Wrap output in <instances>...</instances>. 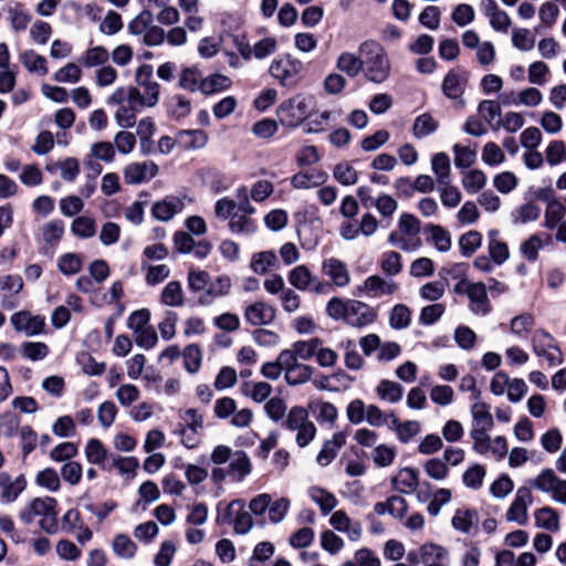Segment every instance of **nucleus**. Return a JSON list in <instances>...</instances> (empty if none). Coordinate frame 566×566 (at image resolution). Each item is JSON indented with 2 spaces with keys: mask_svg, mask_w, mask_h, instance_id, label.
<instances>
[{
  "mask_svg": "<svg viewBox=\"0 0 566 566\" xmlns=\"http://www.w3.org/2000/svg\"><path fill=\"white\" fill-rule=\"evenodd\" d=\"M326 315L334 321H343L346 325L363 328L377 318L374 307L357 300L332 297L326 304Z\"/></svg>",
  "mask_w": 566,
  "mask_h": 566,
  "instance_id": "f257e3e1",
  "label": "nucleus"
},
{
  "mask_svg": "<svg viewBox=\"0 0 566 566\" xmlns=\"http://www.w3.org/2000/svg\"><path fill=\"white\" fill-rule=\"evenodd\" d=\"M358 53L363 56V71L368 81L379 84L389 77L390 61L380 43L367 40L359 45Z\"/></svg>",
  "mask_w": 566,
  "mask_h": 566,
  "instance_id": "f03ea898",
  "label": "nucleus"
},
{
  "mask_svg": "<svg viewBox=\"0 0 566 566\" xmlns=\"http://www.w3.org/2000/svg\"><path fill=\"white\" fill-rule=\"evenodd\" d=\"M153 66L142 64L135 73V86H129V104L134 108L155 107L159 102L160 85L153 80Z\"/></svg>",
  "mask_w": 566,
  "mask_h": 566,
  "instance_id": "7ed1b4c3",
  "label": "nucleus"
},
{
  "mask_svg": "<svg viewBox=\"0 0 566 566\" xmlns=\"http://www.w3.org/2000/svg\"><path fill=\"white\" fill-rule=\"evenodd\" d=\"M57 502L50 496L35 497L19 513L24 524H31L38 518V524L48 534H55L59 530Z\"/></svg>",
  "mask_w": 566,
  "mask_h": 566,
  "instance_id": "20e7f679",
  "label": "nucleus"
},
{
  "mask_svg": "<svg viewBox=\"0 0 566 566\" xmlns=\"http://www.w3.org/2000/svg\"><path fill=\"white\" fill-rule=\"evenodd\" d=\"M283 426L296 431L295 441L301 448L308 446L316 434L315 424L308 419L307 410L301 406L290 409Z\"/></svg>",
  "mask_w": 566,
  "mask_h": 566,
  "instance_id": "39448f33",
  "label": "nucleus"
},
{
  "mask_svg": "<svg viewBox=\"0 0 566 566\" xmlns=\"http://www.w3.org/2000/svg\"><path fill=\"white\" fill-rule=\"evenodd\" d=\"M454 290L457 293H463L468 296L470 302L469 308L473 314L485 316L491 312L486 284L461 280Z\"/></svg>",
  "mask_w": 566,
  "mask_h": 566,
  "instance_id": "423d86ee",
  "label": "nucleus"
},
{
  "mask_svg": "<svg viewBox=\"0 0 566 566\" xmlns=\"http://www.w3.org/2000/svg\"><path fill=\"white\" fill-rule=\"evenodd\" d=\"M287 280L298 291H311L318 295L331 292L329 282L314 275L304 264L293 268L287 274Z\"/></svg>",
  "mask_w": 566,
  "mask_h": 566,
  "instance_id": "0eeeda50",
  "label": "nucleus"
},
{
  "mask_svg": "<svg viewBox=\"0 0 566 566\" xmlns=\"http://www.w3.org/2000/svg\"><path fill=\"white\" fill-rule=\"evenodd\" d=\"M532 347L536 356L544 358L551 366L563 363V354L554 337L544 329H537L532 336Z\"/></svg>",
  "mask_w": 566,
  "mask_h": 566,
  "instance_id": "6e6552de",
  "label": "nucleus"
},
{
  "mask_svg": "<svg viewBox=\"0 0 566 566\" xmlns=\"http://www.w3.org/2000/svg\"><path fill=\"white\" fill-rule=\"evenodd\" d=\"M302 70V62L287 55L273 60L269 72L281 85L293 86L298 82Z\"/></svg>",
  "mask_w": 566,
  "mask_h": 566,
  "instance_id": "1a4fd4ad",
  "label": "nucleus"
},
{
  "mask_svg": "<svg viewBox=\"0 0 566 566\" xmlns=\"http://www.w3.org/2000/svg\"><path fill=\"white\" fill-rule=\"evenodd\" d=\"M531 485L543 493H548L552 497L566 505V480L559 479L553 470H543L532 482Z\"/></svg>",
  "mask_w": 566,
  "mask_h": 566,
  "instance_id": "9d476101",
  "label": "nucleus"
},
{
  "mask_svg": "<svg viewBox=\"0 0 566 566\" xmlns=\"http://www.w3.org/2000/svg\"><path fill=\"white\" fill-rule=\"evenodd\" d=\"M223 518L231 523L234 532L240 535L248 534L254 526L251 513L245 510V503L240 499L228 504Z\"/></svg>",
  "mask_w": 566,
  "mask_h": 566,
  "instance_id": "9b49d317",
  "label": "nucleus"
},
{
  "mask_svg": "<svg viewBox=\"0 0 566 566\" xmlns=\"http://www.w3.org/2000/svg\"><path fill=\"white\" fill-rule=\"evenodd\" d=\"M312 106V96L296 95L282 103L279 112L282 118L286 119L290 124H297L310 115Z\"/></svg>",
  "mask_w": 566,
  "mask_h": 566,
  "instance_id": "f8f14e48",
  "label": "nucleus"
},
{
  "mask_svg": "<svg viewBox=\"0 0 566 566\" xmlns=\"http://www.w3.org/2000/svg\"><path fill=\"white\" fill-rule=\"evenodd\" d=\"M447 556V551L432 543H427L417 549L409 551L407 560L410 565L416 566L423 564V566H444L443 559Z\"/></svg>",
  "mask_w": 566,
  "mask_h": 566,
  "instance_id": "ddd939ff",
  "label": "nucleus"
},
{
  "mask_svg": "<svg viewBox=\"0 0 566 566\" xmlns=\"http://www.w3.org/2000/svg\"><path fill=\"white\" fill-rule=\"evenodd\" d=\"M10 323L14 331L25 336H35L42 334L45 328V317L33 315L29 311H19L11 315Z\"/></svg>",
  "mask_w": 566,
  "mask_h": 566,
  "instance_id": "4468645a",
  "label": "nucleus"
},
{
  "mask_svg": "<svg viewBox=\"0 0 566 566\" xmlns=\"http://www.w3.org/2000/svg\"><path fill=\"white\" fill-rule=\"evenodd\" d=\"M254 212V208L244 196L243 200L239 203L238 209L229 221V229L232 233L237 234H250L256 229L254 220L251 214Z\"/></svg>",
  "mask_w": 566,
  "mask_h": 566,
  "instance_id": "2eb2a0df",
  "label": "nucleus"
},
{
  "mask_svg": "<svg viewBox=\"0 0 566 566\" xmlns=\"http://www.w3.org/2000/svg\"><path fill=\"white\" fill-rule=\"evenodd\" d=\"M533 502V495L528 488L522 486L516 491L515 497L506 511V520L525 525L528 522V506Z\"/></svg>",
  "mask_w": 566,
  "mask_h": 566,
  "instance_id": "dca6fc26",
  "label": "nucleus"
},
{
  "mask_svg": "<svg viewBox=\"0 0 566 566\" xmlns=\"http://www.w3.org/2000/svg\"><path fill=\"white\" fill-rule=\"evenodd\" d=\"M398 290L399 284L397 282L376 274L368 276L361 285L357 286L358 293L365 294L371 298H377L382 295H392Z\"/></svg>",
  "mask_w": 566,
  "mask_h": 566,
  "instance_id": "f3484780",
  "label": "nucleus"
},
{
  "mask_svg": "<svg viewBox=\"0 0 566 566\" xmlns=\"http://www.w3.org/2000/svg\"><path fill=\"white\" fill-rule=\"evenodd\" d=\"M158 174V166L150 160L130 163L123 169L124 181L127 185H140L149 181Z\"/></svg>",
  "mask_w": 566,
  "mask_h": 566,
  "instance_id": "a211bd4d",
  "label": "nucleus"
},
{
  "mask_svg": "<svg viewBox=\"0 0 566 566\" xmlns=\"http://www.w3.org/2000/svg\"><path fill=\"white\" fill-rule=\"evenodd\" d=\"M322 273L331 279V286L345 287L350 282V273L345 262L331 256L322 262Z\"/></svg>",
  "mask_w": 566,
  "mask_h": 566,
  "instance_id": "6ab92c4d",
  "label": "nucleus"
},
{
  "mask_svg": "<svg viewBox=\"0 0 566 566\" xmlns=\"http://www.w3.org/2000/svg\"><path fill=\"white\" fill-rule=\"evenodd\" d=\"M469 73L460 67L450 70L444 76L442 91L448 98L457 99L465 91Z\"/></svg>",
  "mask_w": 566,
  "mask_h": 566,
  "instance_id": "aec40b11",
  "label": "nucleus"
},
{
  "mask_svg": "<svg viewBox=\"0 0 566 566\" xmlns=\"http://www.w3.org/2000/svg\"><path fill=\"white\" fill-rule=\"evenodd\" d=\"M243 316L252 326L268 325L275 318V308L265 302L259 301L248 305Z\"/></svg>",
  "mask_w": 566,
  "mask_h": 566,
  "instance_id": "412c9836",
  "label": "nucleus"
},
{
  "mask_svg": "<svg viewBox=\"0 0 566 566\" xmlns=\"http://www.w3.org/2000/svg\"><path fill=\"white\" fill-rule=\"evenodd\" d=\"M329 523L336 531L345 533L353 542H357L361 537V523L353 521L343 510L334 512L329 518Z\"/></svg>",
  "mask_w": 566,
  "mask_h": 566,
  "instance_id": "4be33fe9",
  "label": "nucleus"
},
{
  "mask_svg": "<svg viewBox=\"0 0 566 566\" xmlns=\"http://www.w3.org/2000/svg\"><path fill=\"white\" fill-rule=\"evenodd\" d=\"M184 207V201L180 198L172 196L166 197L153 205L151 214L156 220L167 222L177 213H180Z\"/></svg>",
  "mask_w": 566,
  "mask_h": 566,
  "instance_id": "5701e85b",
  "label": "nucleus"
},
{
  "mask_svg": "<svg viewBox=\"0 0 566 566\" xmlns=\"http://www.w3.org/2000/svg\"><path fill=\"white\" fill-rule=\"evenodd\" d=\"M394 488L403 494L413 493L419 485L418 472L411 468L401 469L392 479Z\"/></svg>",
  "mask_w": 566,
  "mask_h": 566,
  "instance_id": "b1692460",
  "label": "nucleus"
},
{
  "mask_svg": "<svg viewBox=\"0 0 566 566\" xmlns=\"http://www.w3.org/2000/svg\"><path fill=\"white\" fill-rule=\"evenodd\" d=\"M252 471V464L248 454L242 450L234 451L229 465L228 474L237 481H243Z\"/></svg>",
  "mask_w": 566,
  "mask_h": 566,
  "instance_id": "393cba45",
  "label": "nucleus"
},
{
  "mask_svg": "<svg viewBox=\"0 0 566 566\" xmlns=\"http://www.w3.org/2000/svg\"><path fill=\"white\" fill-rule=\"evenodd\" d=\"M488 250L492 261L501 265L510 258V251L506 242L500 240V231L496 229L490 230L488 233Z\"/></svg>",
  "mask_w": 566,
  "mask_h": 566,
  "instance_id": "a878e982",
  "label": "nucleus"
},
{
  "mask_svg": "<svg viewBox=\"0 0 566 566\" xmlns=\"http://www.w3.org/2000/svg\"><path fill=\"white\" fill-rule=\"evenodd\" d=\"M327 174L322 170L301 171L291 179V185L295 189H310L323 185L327 179Z\"/></svg>",
  "mask_w": 566,
  "mask_h": 566,
  "instance_id": "bb28decb",
  "label": "nucleus"
},
{
  "mask_svg": "<svg viewBox=\"0 0 566 566\" xmlns=\"http://www.w3.org/2000/svg\"><path fill=\"white\" fill-rule=\"evenodd\" d=\"M346 443L343 432L335 433L331 440H327L316 457L319 465H328L337 455L338 450Z\"/></svg>",
  "mask_w": 566,
  "mask_h": 566,
  "instance_id": "cd10ccee",
  "label": "nucleus"
},
{
  "mask_svg": "<svg viewBox=\"0 0 566 566\" xmlns=\"http://www.w3.org/2000/svg\"><path fill=\"white\" fill-rule=\"evenodd\" d=\"M307 494L319 506L324 515L329 514L338 504L336 496L332 492L319 486L310 488Z\"/></svg>",
  "mask_w": 566,
  "mask_h": 566,
  "instance_id": "c85d7f7f",
  "label": "nucleus"
},
{
  "mask_svg": "<svg viewBox=\"0 0 566 566\" xmlns=\"http://www.w3.org/2000/svg\"><path fill=\"white\" fill-rule=\"evenodd\" d=\"M388 417H391V426L397 433V438L403 443L409 442L421 430L420 423L416 420L400 422L394 412H388Z\"/></svg>",
  "mask_w": 566,
  "mask_h": 566,
  "instance_id": "c756f323",
  "label": "nucleus"
},
{
  "mask_svg": "<svg viewBox=\"0 0 566 566\" xmlns=\"http://www.w3.org/2000/svg\"><path fill=\"white\" fill-rule=\"evenodd\" d=\"M375 390L381 400L389 403L399 402L403 395V387L389 379H381Z\"/></svg>",
  "mask_w": 566,
  "mask_h": 566,
  "instance_id": "7c9ffc66",
  "label": "nucleus"
},
{
  "mask_svg": "<svg viewBox=\"0 0 566 566\" xmlns=\"http://www.w3.org/2000/svg\"><path fill=\"white\" fill-rule=\"evenodd\" d=\"M336 67L349 77H356L363 71V56L343 52L336 60Z\"/></svg>",
  "mask_w": 566,
  "mask_h": 566,
  "instance_id": "2f4dec72",
  "label": "nucleus"
},
{
  "mask_svg": "<svg viewBox=\"0 0 566 566\" xmlns=\"http://www.w3.org/2000/svg\"><path fill=\"white\" fill-rule=\"evenodd\" d=\"M431 169L439 184H448L451 180V165L449 156L441 151L437 153L431 158Z\"/></svg>",
  "mask_w": 566,
  "mask_h": 566,
  "instance_id": "473e14b6",
  "label": "nucleus"
},
{
  "mask_svg": "<svg viewBox=\"0 0 566 566\" xmlns=\"http://www.w3.org/2000/svg\"><path fill=\"white\" fill-rule=\"evenodd\" d=\"M232 286V282L230 276L228 275H219L214 281L210 280L209 287L207 289V294L200 298L201 304H208L209 297H222L230 293Z\"/></svg>",
  "mask_w": 566,
  "mask_h": 566,
  "instance_id": "72a5a7b5",
  "label": "nucleus"
},
{
  "mask_svg": "<svg viewBox=\"0 0 566 566\" xmlns=\"http://www.w3.org/2000/svg\"><path fill=\"white\" fill-rule=\"evenodd\" d=\"M202 73L196 66L186 67L179 75V86L191 93L201 92Z\"/></svg>",
  "mask_w": 566,
  "mask_h": 566,
  "instance_id": "f704fd0d",
  "label": "nucleus"
},
{
  "mask_svg": "<svg viewBox=\"0 0 566 566\" xmlns=\"http://www.w3.org/2000/svg\"><path fill=\"white\" fill-rule=\"evenodd\" d=\"M565 216L566 206L559 200H551L544 212V227L549 230L556 228L564 221Z\"/></svg>",
  "mask_w": 566,
  "mask_h": 566,
  "instance_id": "c9c22d12",
  "label": "nucleus"
},
{
  "mask_svg": "<svg viewBox=\"0 0 566 566\" xmlns=\"http://www.w3.org/2000/svg\"><path fill=\"white\" fill-rule=\"evenodd\" d=\"M478 520L475 510L458 509L452 517V526L462 533H469Z\"/></svg>",
  "mask_w": 566,
  "mask_h": 566,
  "instance_id": "e433bc0d",
  "label": "nucleus"
},
{
  "mask_svg": "<svg viewBox=\"0 0 566 566\" xmlns=\"http://www.w3.org/2000/svg\"><path fill=\"white\" fill-rule=\"evenodd\" d=\"M160 301L171 307H180L184 305V292L180 282L170 281L160 294Z\"/></svg>",
  "mask_w": 566,
  "mask_h": 566,
  "instance_id": "4c0bfd02",
  "label": "nucleus"
},
{
  "mask_svg": "<svg viewBox=\"0 0 566 566\" xmlns=\"http://www.w3.org/2000/svg\"><path fill=\"white\" fill-rule=\"evenodd\" d=\"M473 428L491 429L494 424L493 417L486 403L476 401L471 407Z\"/></svg>",
  "mask_w": 566,
  "mask_h": 566,
  "instance_id": "58836bf2",
  "label": "nucleus"
},
{
  "mask_svg": "<svg viewBox=\"0 0 566 566\" xmlns=\"http://www.w3.org/2000/svg\"><path fill=\"white\" fill-rule=\"evenodd\" d=\"M49 171L60 170V176L65 181H74L80 174V164L77 159L70 157L60 163L48 165Z\"/></svg>",
  "mask_w": 566,
  "mask_h": 566,
  "instance_id": "ea45409f",
  "label": "nucleus"
},
{
  "mask_svg": "<svg viewBox=\"0 0 566 566\" xmlns=\"http://www.w3.org/2000/svg\"><path fill=\"white\" fill-rule=\"evenodd\" d=\"M178 142L186 148H203L208 143V135L201 129H188L178 133Z\"/></svg>",
  "mask_w": 566,
  "mask_h": 566,
  "instance_id": "a19ab883",
  "label": "nucleus"
},
{
  "mask_svg": "<svg viewBox=\"0 0 566 566\" xmlns=\"http://www.w3.org/2000/svg\"><path fill=\"white\" fill-rule=\"evenodd\" d=\"M109 59L108 51L102 46L96 45L87 49L81 57V63L85 67L104 66Z\"/></svg>",
  "mask_w": 566,
  "mask_h": 566,
  "instance_id": "79ce46f5",
  "label": "nucleus"
},
{
  "mask_svg": "<svg viewBox=\"0 0 566 566\" xmlns=\"http://www.w3.org/2000/svg\"><path fill=\"white\" fill-rule=\"evenodd\" d=\"M438 127V120H436L430 114L423 113L415 119L412 133L416 138L420 139L433 134Z\"/></svg>",
  "mask_w": 566,
  "mask_h": 566,
  "instance_id": "37998d69",
  "label": "nucleus"
},
{
  "mask_svg": "<svg viewBox=\"0 0 566 566\" xmlns=\"http://www.w3.org/2000/svg\"><path fill=\"white\" fill-rule=\"evenodd\" d=\"M22 64L31 73L45 75L48 73L46 59L33 50L25 51L20 56Z\"/></svg>",
  "mask_w": 566,
  "mask_h": 566,
  "instance_id": "c03bdc74",
  "label": "nucleus"
},
{
  "mask_svg": "<svg viewBox=\"0 0 566 566\" xmlns=\"http://www.w3.org/2000/svg\"><path fill=\"white\" fill-rule=\"evenodd\" d=\"M534 517L538 527L548 531H557L559 528V516L552 507L545 506L536 510Z\"/></svg>",
  "mask_w": 566,
  "mask_h": 566,
  "instance_id": "a18cd8bd",
  "label": "nucleus"
},
{
  "mask_svg": "<svg viewBox=\"0 0 566 566\" xmlns=\"http://www.w3.org/2000/svg\"><path fill=\"white\" fill-rule=\"evenodd\" d=\"M379 266L387 276H396L402 271L401 255L396 251H387L382 253Z\"/></svg>",
  "mask_w": 566,
  "mask_h": 566,
  "instance_id": "49530a36",
  "label": "nucleus"
},
{
  "mask_svg": "<svg viewBox=\"0 0 566 566\" xmlns=\"http://www.w3.org/2000/svg\"><path fill=\"white\" fill-rule=\"evenodd\" d=\"M411 323V311L405 304L395 305L389 313V325L394 329H405Z\"/></svg>",
  "mask_w": 566,
  "mask_h": 566,
  "instance_id": "de8ad7c7",
  "label": "nucleus"
},
{
  "mask_svg": "<svg viewBox=\"0 0 566 566\" xmlns=\"http://www.w3.org/2000/svg\"><path fill=\"white\" fill-rule=\"evenodd\" d=\"M40 231L41 237L45 243L55 245L60 242L64 234V223L61 220H51L44 223Z\"/></svg>",
  "mask_w": 566,
  "mask_h": 566,
  "instance_id": "09e8293b",
  "label": "nucleus"
},
{
  "mask_svg": "<svg viewBox=\"0 0 566 566\" xmlns=\"http://www.w3.org/2000/svg\"><path fill=\"white\" fill-rule=\"evenodd\" d=\"M534 324V317L530 313H523L511 319L510 331L518 338H526Z\"/></svg>",
  "mask_w": 566,
  "mask_h": 566,
  "instance_id": "8fccbe9b",
  "label": "nucleus"
},
{
  "mask_svg": "<svg viewBox=\"0 0 566 566\" xmlns=\"http://www.w3.org/2000/svg\"><path fill=\"white\" fill-rule=\"evenodd\" d=\"M427 231L430 233V240L440 252H447L451 249L450 232L438 224H429Z\"/></svg>",
  "mask_w": 566,
  "mask_h": 566,
  "instance_id": "3c124183",
  "label": "nucleus"
},
{
  "mask_svg": "<svg viewBox=\"0 0 566 566\" xmlns=\"http://www.w3.org/2000/svg\"><path fill=\"white\" fill-rule=\"evenodd\" d=\"M312 374V367L298 363L285 371V380L290 386H298L307 382L311 379Z\"/></svg>",
  "mask_w": 566,
  "mask_h": 566,
  "instance_id": "603ef678",
  "label": "nucleus"
},
{
  "mask_svg": "<svg viewBox=\"0 0 566 566\" xmlns=\"http://www.w3.org/2000/svg\"><path fill=\"white\" fill-rule=\"evenodd\" d=\"M231 85V80L222 74H213L207 77H203V82L201 83V93L205 95H210L223 90H227Z\"/></svg>",
  "mask_w": 566,
  "mask_h": 566,
  "instance_id": "864d4df0",
  "label": "nucleus"
},
{
  "mask_svg": "<svg viewBox=\"0 0 566 566\" xmlns=\"http://www.w3.org/2000/svg\"><path fill=\"white\" fill-rule=\"evenodd\" d=\"M20 349L22 356L32 361L42 360L50 353L49 346L42 342H24Z\"/></svg>",
  "mask_w": 566,
  "mask_h": 566,
  "instance_id": "5fc2aeb1",
  "label": "nucleus"
},
{
  "mask_svg": "<svg viewBox=\"0 0 566 566\" xmlns=\"http://www.w3.org/2000/svg\"><path fill=\"white\" fill-rule=\"evenodd\" d=\"M114 553L124 559L133 558L137 552L136 544L125 534H118L113 541Z\"/></svg>",
  "mask_w": 566,
  "mask_h": 566,
  "instance_id": "6e6d98bb",
  "label": "nucleus"
},
{
  "mask_svg": "<svg viewBox=\"0 0 566 566\" xmlns=\"http://www.w3.org/2000/svg\"><path fill=\"white\" fill-rule=\"evenodd\" d=\"M277 258L273 251H263L255 253L251 260V269L256 274H265L272 268Z\"/></svg>",
  "mask_w": 566,
  "mask_h": 566,
  "instance_id": "4d7b16f0",
  "label": "nucleus"
},
{
  "mask_svg": "<svg viewBox=\"0 0 566 566\" xmlns=\"http://www.w3.org/2000/svg\"><path fill=\"white\" fill-rule=\"evenodd\" d=\"M7 11L13 30L23 31L28 28L31 22V15L21 3H15L13 7L8 8Z\"/></svg>",
  "mask_w": 566,
  "mask_h": 566,
  "instance_id": "13d9d810",
  "label": "nucleus"
},
{
  "mask_svg": "<svg viewBox=\"0 0 566 566\" xmlns=\"http://www.w3.org/2000/svg\"><path fill=\"white\" fill-rule=\"evenodd\" d=\"M334 178L343 186H352L358 181V171L348 163H339L334 167Z\"/></svg>",
  "mask_w": 566,
  "mask_h": 566,
  "instance_id": "bf43d9fd",
  "label": "nucleus"
},
{
  "mask_svg": "<svg viewBox=\"0 0 566 566\" xmlns=\"http://www.w3.org/2000/svg\"><path fill=\"white\" fill-rule=\"evenodd\" d=\"M82 258L76 253H65L57 260V268L64 275H74L82 269Z\"/></svg>",
  "mask_w": 566,
  "mask_h": 566,
  "instance_id": "052dcab7",
  "label": "nucleus"
},
{
  "mask_svg": "<svg viewBox=\"0 0 566 566\" xmlns=\"http://www.w3.org/2000/svg\"><path fill=\"white\" fill-rule=\"evenodd\" d=\"M154 24V15L149 10H143L129 23L128 31L142 36Z\"/></svg>",
  "mask_w": 566,
  "mask_h": 566,
  "instance_id": "680f3d73",
  "label": "nucleus"
},
{
  "mask_svg": "<svg viewBox=\"0 0 566 566\" xmlns=\"http://www.w3.org/2000/svg\"><path fill=\"white\" fill-rule=\"evenodd\" d=\"M277 42L274 38H264L258 41L251 51L243 53L245 59H249L251 54L258 60H262L273 54L276 51Z\"/></svg>",
  "mask_w": 566,
  "mask_h": 566,
  "instance_id": "e2e57ef3",
  "label": "nucleus"
},
{
  "mask_svg": "<svg viewBox=\"0 0 566 566\" xmlns=\"http://www.w3.org/2000/svg\"><path fill=\"white\" fill-rule=\"evenodd\" d=\"M485 182L486 176L480 169H472L462 178V186L470 193L479 192L485 186Z\"/></svg>",
  "mask_w": 566,
  "mask_h": 566,
  "instance_id": "0e129e2a",
  "label": "nucleus"
},
{
  "mask_svg": "<svg viewBox=\"0 0 566 566\" xmlns=\"http://www.w3.org/2000/svg\"><path fill=\"white\" fill-rule=\"evenodd\" d=\"M71 231L74 235L82 239L92 238L96 231L95 221L85 216L77 217L71 224Z\"/></svg>",
  "mask_w": 566,
  "mask_h": 566,
  "instance_id": "69168bd1",
  "label": "nucleus"
},
{
  "mask_svg": "<svg viewBox=\"0 0 566 566\" xmlns=\"http://www.w3.org/2000/svg\"><path fill=\"white\" fill-rule=\"evenodd\" d=\"M440 199L444 207L454 208L460 205L462 200L461 191L451 184H439Z\"/></svg>",
  "mask_w": 566,
  "mask_h": 566,
  "instance_id": "338daca9",
  "label": "nucleus"
},
{
  "mask_svg": "<svg viewBox=\"0 0 566 566\" xmlns=\"http://www.w3.org/2000/svg\"><path fill=\"white\" fill-rule=\"evenodd\" d=\"M310 408L317 412V420L321 422H331L333 423L338 416V411L336 407L328 401H313L310 403Z\"/></svg>",
  "mask_w": 566,
  "mask_h": 566,
  "instance_id": "774afa93",
  "label": "nucleus"
}]
</instances>
